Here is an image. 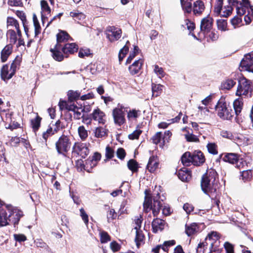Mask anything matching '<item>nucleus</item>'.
<instances>
[{"mask_svg":"<svg viewBox=\"0 0 253 253\" xmlns=\"http://www.w3.org/2000/svg\"><path fill=\"white\" fill-rule=\"evenodd\" d=\"M217 174L213 169H210L203 175L201 181L203 191L209 196L215 197L219 188Z\"/></svg>","mask_w":253,"mask_h":253,"instance_id":"1","label":"nucleus"},{"mask_svg":"<svg viewBox=\"0 0 253 253\" xmlns=\"http://www.w3.org/2000/svg\"><path fill=\"white\" fill-rule=\"evenodd\" d=\"M159 199V193L157 194L156 197L153 196V203H152L150 198L146 196L143 203L144 211L146 212H148L152 210L154 216H157L160 212V210L162 208L163 205H164L163 200L160 201Z\"/></svg>","mask_w":253,"mask_h":253,"instance_id":"2","label":"nucleus"},{"mask_svg":"<svg viewBox=\"0 0 253 253\" xmlns=\"http://www.w3.org/2000/svg\"><path fill=\"white\" fill-rule=\"evenodd\" d=\"M21 62V58L17 56L13 61L10 68L7 65L3 66L1 70V77L4 80H7L11 79L15 74L17 69L20 66Z\"/></svg>","mask_w":253,"mask_h":253,"instance_id":"3","label":"nucleus"},{"mask_svg":"<svg viewBox=\"0 0 253 253\" xmlns=\"http://www.w3.org/2000/svg\"><path fill=\"white\" fill-rule=\"evenodd\" d=\"M71 141L69 136L62 135L55 143V148L58 154L66 156L70 150Z\"/></svg>","mask_w":253,"mask_h":253,"instance_id":"4","label":"nucleus"},{"mask_svg":"<svg viewBox=\"0 0 253 253\" xmlns=\"http://www.w3.org/2000/svg\"><path fill=\"white\" fill-rule=\"evenodd\" d=\"M252 81L245 77H241L239 80L238 85L236 92L237 96L248 95L252 91Z\"/></svg>","mask_w":253,"mask_h":253,"instance_id":"5","label":"nucleus"},{"mask_svg":"<svg viewBox=\"0 0 253 253\" xmlns=\"http://www.w3.org/2000/svg\"><path fill=\"white\" fill-rule=\"evenodd\" d=\"M218 116L223 120H230L233 117V111L225 102L219 101L215 106Z\"/></svg>","mask_w":253,"mask_h":253,"instance_id":"6","label":"nucleus"},{"mask_svg":"<svg viewBox=\"0 0 253 253\" xmlns=\"http://www.w3.org/2000/svg\"><path fill=\"white\" fill-rule=\"evenodd\" d=\"M123 104L119 103L113 110V116L115 124L121 126L125 122V113L123 110L126 109Z\"/></svg>","mask_w":253,"mask_h":253,"instance_id":"7","label":"nucleus"},{"mask_svg":"<svg viewBox=\"0 0 253 253\" xmlns=\"http://www.w3.org/2000/svg\"><path fill=\"white\" fill-rule=\"evenodd\" d=\"M7 209L9 213L8 220L15 226L18 224L20 219L23 216V212L11 206H7Z\"/></svg>","mask_w":253,"mask_h":253,"instance_id":"8","label":"nucleus"},{"mask_svg":"<svg viewBox=\"0 0 253 253\" xmlns=\"http://www.w3.org/2000/svg\"><path fill=\"white\" fill-rule=\"evenodd\" d=\"M106 38L111 42L117 41L122 37V30L114 26H109L105 31Z\"/></svg>","mask_w":253,"mask_h":253,"instance_id":"9","label":"nucleus"},{"mask_svg":"<svg viewBox=\"0 0 253 253\" xmlns=\"http://www.w3.org/2000/svg\"><path fill=\"white\" fill-rule=\"evenodd\" d=\"M89 150L85 143L76 142L72 148V153L85 158L89 154Z\"/></svg>","mask_w":253,"mask_h":253,"instance_id":"10","label":"nucleus"},{"mask_svg":"<svg viewBox=\"0 0 253 253\" xmlns=\"http://www.w3.org/2000/svg\"><path fill=\"white\" fill-rule=\"evenodd\" d=\"M41 15L42 24L47 21L48 16H50L51 9L46 1L42 0L41 1Z\"/></svg>","mask_w":253,"mask_h":253,"instance_id":"11","label":"nucleus"},{"mask_svg":"<svg viewBox=\"0 0 253 253\" xmlns=\"http://www.w3.org/2000/svg\"><path fill=\"white\" fill-rule=\"evenodd\" d=\"M213 24V19L208 16L204 18L201 23V30L205 32H209L212 28Z\"/></svg>","mask_w":253,"mask_h":253,"instance_id":"12","label":"nucleus"},{"mask_svg":"<svg viewBox=\"0 0 253 253\" xmlns=\"http://www.w3.org/2000/svg\"><path fill=\"white\" fill-rule=\"evenodd\" d=\"M159 161L157 156H152L149 160L147 169L150 172H154L159 168Z\"/></svg>","mask_w":253,"mask_h":253,"instance_id":"13","label":"nucleus"},{"mask_svg":"<svg viewBox=\"0 0 253 253\" xmlns=\"http://www.w3.org/2000/svg\"><path fill=\"white\" fill-rule=\"evenodd\" d=\"M192 163L195 166H200L204 163L205 161L203 154L201 151H195L191 154Z\"/></svg>","mask_w":253,"mask_h":253,"instance_id":"14","label":"nucleus"},{"mask_svg":"<svg viewBox=\"0 0 253 253\" xmlns=\"http://www.w3.org/2000/svg\"><path fill=\"white\" fill-rule=\"evenodd\" d=\"M253 65V53L246 54L240 62V67L242 68L249 69Z\"/></svg>","mask_w":253,"mask_h":253,"instance_id":"15","label":"nucleus"},{"mask_svg":"<svg viewBox=\"0 0 253 253\" xmlns=\"http://www.w3.org/2000/svg\"><path fill=\"white\" fill-rule=\"evenodd\" d=\"M92 118L99 124H104L105 123V114L103 112L97 108L95 109L91 114Z\"/></svg>","mask_w":253,"mask_h":253,"instance_id":"16","label":"nucleus"},{"mask_svg":"<svg viewBox=\"0 0 253 253\" xmlns=\"http://www.w3.org/2000/svg\"><path fill=\"white\" fill-rule=\"evenodd\" d=\"M165 222L164 220L156 218L152 222L153 232L155 233L162 231L165 227Z\"/></svg>","mask_w":253,"mask_h":253,"instance_id":"17","label":"nucleus"},{"mask_svg":"<svg viewBox=\"0 0 253 253\" xmlns=\"http://www.w3.org/2000/svg\"><path fill=\"white\" fill-rule=\"evenodd\" d=\"M78 48V45L75 43H68L62 48V50L65 55H67L76 52Z\"/></svg>","mask_w":253,"mask_h":253,"instance_id":"18","label":"nucleus"},{"mask_svg":"<svg viewBox=\"0 0 253 253\" xmlns=\"http://www.w3.org/2000/svg\"><path fill=\"white\" fill-rule=\"evenodd\" d=\"M178 178L182 181H188L191 178L190 171L187 168H183L178 171Z\"/></svg>","mask_w":253,"mask_h":253,"instance_id":"19","label":"nucleus"},{"mask_svg":"<svg viewBox=\"0 0 253 253\" xmlns=\"http://www.w3.org/2000/svg\"><path fill=\"white\" fill-rule=\"evenodd\" d=\"M205 8L204 3L201 0H198L194 2L193 11L195 15H201Z\"/></svg>","mask_w":253,"mask_h":253,"instance_id":"20","label":"nucleus"},{"mask_svg":"<svg viewBox=\"0 0 253 253\" xmlns=\"http://www.w3.org/2000/svg\"><path fill=\"white\" fill-rule=\"evenodd\" d=\"M199 231V227L196 223H192L185 225V232L188 236L194 235Z\"/></svg>","mask_w":253,"mask_h":253,"instance_id":"21","label":"nucleus"},{"mask_svg":"<svg viewBox=\"0 0 253 253\" xmlns=\"http://www.w3.org/2000/svg\"><path fill=\"white\" fill-rule=\"evenodd\" d=\"M7 27L9 29L10 28H15L16 30L17 35L19 37H21V32L19 29V25L18 21L12 17H8L7 19Z\"/></svg>","mask_w":253,"mask_h":253,"instance_id":"22","label":"nucleus"},{"mask_svg":"<svg viewBox=\"0 0 253 253\" xmlns=\"http://www.w3.org/2000/svg\"><path fill=\"white\" fill-rule=\"evenodd\" d=\"M60 48L61 45L56 44L54 48H51L50 50L52 52L53 58L58 61H61L64 58L63 55L60 51Z\"/></svg>","mask_w":253,"mask_h":253,"instance_id":"23","label":"nucleus"},{"mask_svg":"<svg viewBox=\"0 0 253 253\" xmlns=\"http://www.w3.org/2000/svg\"><path fill=\"white\" fill-rule=\"evenodd\" d=\"M143 64L142 60L139 59L135 61L129 67V71L132 75L137 74L140 71Z\"/></svg>","mask_w":253,"mask_h":253,"instance_id":"24","label":"nucleus"},{"mask_svg":"<svg viewBox=\"0 0 253 253\" xmlns=\"http://www.w3.org/2000/svg\"><path fill=\"white\" fill-rule=\"evenodd\" d=\"M12 45L9 44L6 45L1 52V59L2 62H5L12 52Z\"/></svg>","mask_w":253,"mask_h":253,"instance_id":"25","label":"nucleus"},{"mask_svg":"<svg viewBox=\"0 0 253 253\" xmlns=\"http://www.w3.org/2000/svg\"><path fill=\"white\" fill-rule=\"evenodd\" d=\"M236 84V82L232 79H226L223 80L220 85L221 89L229 90L232 88Z\"/></svg>","mask_w":253,"mask_h":253,"instance_id":"26","label":"nucleus"},{"mask_svg":"<svg viewBox=\"0 0 253 253\" xmlns=\"http://www.w3.org/2000/svg\"><path fill=\"white\" fill-rule=\"evenodd\" d=\"M239 156L235 153H227L223 157V159L225 162L230 164H235L238 161Z\"/></svg>","mask_w":253,"mask_h":253,"instance_id":"27","label":"nucleus"},{"mask_svg":"<svg viewBox=\"0 0 253 253\" xmlns=\"http://www.w3.org/2000/svg\"><path fill=\"white\" fill-rule=\"evenodd\" d=\"M41 120L42 118L38 115H37L35 118L31 120V125L35 134H36L41 126Z\"/></svg>","mask_w":253,"mask_h":253,"instance_id":"28","label":"nucleus"},{"mask_svg":"<svg viewBox=\"0 0 253 253\" xmlns=\"http://www.w3.org/2000/svg\"><path fill=\"white\" fill-rule=\"evenodd\" d=\"M181 160L184 166L187 167L190 166L192 161L191 154L189 152H185L182 156Z\"/></svg>","mask_w":253,"mask_h":253,"instance_id":"29","label":"nucleus"},{"mask_svg":"<svg viewBox=\"0 0 253 253\" xmlns=\"http://www.w3.org/2000/svg\"><path fill=\"white\" fill-rule=\"evenodd\" d=\"M101 155L98 153L95 152L91 160H87L86 162V165H89L91 168L95 167L97 165V162L101 159Z\"/></svg>","mask_w":253,"mask_h":253,"instance_id":"30","label":"nucleus"},{"mask_svg":"<svg viewBox=\"0 0 253 253\" xmlns=\"http://www.w3.org/2000/svg\"><path fill=\"white\" fill-rule=\"evenodd\" d=\"M78 133L80 139L84 141L88 137V131L84 126H81L78 128Z\"/></svg>","mask_w":253,"mask_h":253,"instance_id":"31","label":"nucleus"},{"mask_svg":"<svg viewBox=\"0 0 253 253\" xmlns=\"http://www.w3.org/2000/svg\"><path fill=\"white\" fill-rule=\"evenodd\" d=\"M69 37V35L66 32L60 31L57 34V44L60 45V43L67 41Z\"/></svg>","mask_w":253,"mask_h":253,"instance_id":"32","label":"nucleus"},{"mask_svg":"<svg viewBox=\"0 0 253 253\" xmlns=\"http://www.w3.org/2000/svg\"><path fill=\"white\" fill-rule=\"evenodd\" d=\"M243 103L241 99H237L233 102L234 111L237 115H238L241 112L243 108Z\"/></svg>","mask_w":253,"mask_h":253,"instance_id":"33","label":"nucleus"},{"mask_svg":"<svg viewBox=\"0 0 253 253\" xmlns=\"http://www.w3.org/2000/svg\"><path fill=\"white\" fill-rule=\"evenodd\" d=\"M136 236L135 238V241L136 246L139 248L141 243H143L144 239V235H143L142 230L140 229L135 230Z\"/></svg>","mask_w":253,"mask_h":253,"instance_id":"34","label":"nucleus"},{"mask_svg":"<svg viewBox=\"0 0 253 253\" xmlns=\"http://www.w3.org/2000/svg\"><path fill=\"white\" fill-rule=\"evenodd\" d=\"M7 38L9 40L10 44H15L17 40V36L15 32L12 29H9L7 32Z\"/></svg>","mask_w":253,"mask_h":253,"instance_id":"35","label":"nucleus"},{"mask_svg":"<svg viewBox=\"0 0 253 253\" xmlns=\"http://www.w3.org/2000/svg\"><path fill=\"white\" fill-rule=\"evenodd\" d=\"M70 16L72 17L75 21L83 20L85 18V15L78 10L71 11L70 13Z\"/></svg>","mask_w":253,"mask_h":253,"instance_id":"36","label":"nucleus"},{"mask_svg":"<svg viewBox=\"0 0 253 253\" xmlns=\"http://www.w3.org/2000/svg\"><path fill=\"white\" fill-rule=\"evenodd\" d=\"M73 103H71L69 100L68 102L60 100L59 102V106L61 110H67L70 111L72 108H74Z\"/></svg>","mask_w":253,"mask_h":253,"instance_id":"37","label":"nucleus"},{"mask_svg":"<svg viewBox=\"0 0 253 253\" xmlns=\"http://www.w3.org/2000/svg\"><path fill=\"white\" fill-rule=\"evenodd\" d=\"M7 214L5 211L3 210L0 211V226H4L8 224L9 221Z\"/></svg>","mask_w":253,"mask_h":253,"instance_id":"38","label":"nucleus"},{"mask_svg":"<svg viewBox=\"0 0 253 253\" xmlns=\"http://www.w3.org/2000/svg\"><path fill=\"white\" fill-rule=\"evenodd\" d=\"M94 136L97 138H101L107 135V130L103 127H97L94 130Z\"/></svg>","mask_w":253,"mask_h":253,"instance_id":"39","label":"nucleus"},{"mask_svg":"<svg viewBox=\"0 0 253 253\" xmlns=\"http://www.w3.org/2000/svg\"><path fill=\"white\" fill-rule=\"evenodd\" d=\"M74 108H72L70 111H73L74 112V118L76 119H80L82 118L83 115L82 113L83 112L84 109L81 107H78L76 106L74 104H73Z\"/></svg>","mask_w":253,"mask_h":253,"instance_id":"40","label":"nucleus"},{"mask_svg":"<svg viewBox=\"0 0 253 253\" xmlns=\"http://www.w3.org/2000/svg\"><path fill=\"white\" fill-rule=\"evenodd\" d=\"M80 92L78 91L69 90L68 92V100L71 102L78 99L80 96Z\"/></svg>","mask_w":253,"mask_h":253,"instance_id":"41","label":"nucleus"},{"mask_svg":"<svg viewBox=\"0 0 253 253\" xmlns=\"http://www.w3.org/2000/svg\"><path fill=\"white\" fill-rule=\"evenodd\" d=\"M129 43V41H127L126 45L120 50L119 53V59L120 62H121L123 60L126 55L127 54L129 49V47L127 44Z\"/></svg>","mask_w":253,"mask_h":253,"instance_id":"42","label":"nucleus"},{"mask_svg":"<svg viewBox=\"0 0 253 253\" xmlns=\"http://www.w3.org/2000/svg\"><path fill=\"white\" fill-rule=\"evenodd\" d=\"M163 86L160 84H153L152 86V96L157 97L160 95L162 91Z\"/></svg>","mask_w":253,"mask_h":253,"instance_id":"43","label":"nucleus"},{"mask_svg":"<svg viewBox=\"0 0 253 253\" xmlns=\"http://www.w3.org/2000/svg\"><path fill=\"white\" fill-rule=\"evenodd\" d=\"M223 0H216L214 6V13L216 15H218L221 12L222 9Z\"/></svg>","mask_w":253,"mask_h":253,"instance_id":"44","label":"nucleus"},{"mask_svg":"<svg viewBox=\"0 0 253 253\" xmlns=\"http://www.w3.org/2000/svg\"><path fill=\"white\" fill-rule=\"evenodd\" d=\"M162 133L161 132H157L152 138L153 143L157 144H160V146L163 147L164 145H162Z\"/></svg>","mask_w":253,"mask_h":253,"instance_id":"45","label":"nucleus"},{"mask_svg":"<svg viewBox=\"0 0 253 253\" xmlns=\"http://www.w3.org/2000/svg\"><path fill=\"white\" fill-rule=\"evenodd\" d=\"M242 179L244 181H250L253 177L252 171L251 170H243L241 174Z\"/></svg>","mask_w":253,"mask_h":253,"instance_id":"46","label":"nucleus"},{"mask_svg":"<svg viewBox=\"0 0 253 253\" xmlns=\"http://www.w3.org/2000/svg\"><path fill=\"white\" fill-rule=\"evenodd\" d=\"M181 7L185 12L190 13L192 11V4L191 2L185 1V0H180Z\"/></svg>","mask_w":253,"mask_h":253,"instance_id":"47","label":"nucleus"},{"mask_svg":"<svg viewBox=\"0 0 253 253\" xmlns=\"http://www.w3.org/2000/svg\"><path fill=\"white\" fill-rule=\"evenodd\" d=\"M33 20L35 27V37H37L41 33V28L37 16L35 14H33Z\"/></svg>","mask_w":253,"mask_h":253,"instance_id":"48","label":"nucleus"},{"mask_svg":"<svg viewBox=\"0 0 253 253\" xmlns=\"http://www.w3.org/2000/svg\"><path fill=\"white\" fill-rule=\"evenodd\" d=\"M208 152L212 155L218 153L217 146L215 143H209L207 145Z\"/></svg>","mask_w":253,"mask_h":253,"instance_id":"49","label":"nucleus"},{"mask_svg":"<svg viewBox=\"0 0 253 253\" xmlns=\"http://www.w3.org/2000/svg\"><path fill=\"white\" fill-rule=\"evenodd\" d=\"M247 8L248 9V13L245 14L244 20L247 24H249L251 22L253 18V6H250V7Z\"/></svg>","mask_w":253,"mask_h":253,"instance_id":"50","label":"nucleus"},{"mask_svg":"<svg viewBox=\"0 0 253 253\" xmlns=\"http://www.w3.org/2000/svg\"><path fill=\"white\" fill-rule=\"evenodd\" d=\"M115 152L113 149L108 145L105 148V157L106 159L104 161H106L107 160L112 159L114 156Z\"/></svg>","mask_w":253,"mask_h":253,"instance_id":"51","label":"nucleus"},{"mask_svg":"<svg viewBox=\"0 0 253 253\" xmlns=\"http://www.w3.org/2000/svg\"><path fill=\"white\" fill-rule=\"evenodd\" d=\"M140 113V111L135 109L129 110L127 113V117L129 120L136 119L139 117Z\"/></svg>","mask_w":253,"mask_h":253,"instance_id":"52","label":"nucleus"},{"mask_svg":"<svg viewBox=\"0 0 253 253\" xmlns=\"http://www.w3.org/2000/svg\"><path fill=\"white\" fill-rule=\"evenodd\" d=\"M217 26L218 30L222 31L227 30V23L226 20L218 19L216 21Z\"/></svg>","mask_w":253,"mask_h":253,"instance_id":"53","label":"nucleus"},{"mask_svg":"<svg viewBox=\"0 0 253 253\" xmlns=\"http://www.w3.org/2000/svg\"><path fill=\"white\" fill-rule=\"evenodd\" d=\"M232 6L231 5H228L224 7L223 11L222 13L221 12L220 14L222 17H227L232 13Z\"/></svg>","mask_w":253,"mask_h":253,"instance_id":"54","label":"nucleus"},{"mask_svg":"<svg viewBox=\"0 0 253 253\" xmlns=\"http://www.w3.org/2000/svg\"><path fill=\"white\" fill-rule=\"evenodd\" d=\"M142 132V131L140 128H137L131 133L129 134L128 137L130 140L138 139Z\"/></svg>","mask_w":253,"mask_h":253,"instance_id":"55","label":"nucleus"},{"mask_svg":"<svg viewBox=\"0 0 253 253\" xmlns=\"http://www.w3.org/2000/svg\"><path fill=\"white\" fill-rule=\"evenodd\" d=\"M175 244V241L173 240L165 241L162 245V250L166 252H168L169 248Z\"/></svg>","mask_w":253,"mask_h":253,"instance_id":"56","label":"nucleus"},{"mask_svg":"<svg viewBox=\"0 0 253 253\" xmlns=\"http://www.w3.org/2000/svg\"><path fill=\"white\" fill-rule=\"evenodd\" d=\"M139 51V48L137 46H134L133 51L131 52L128 57L126 63L129 64L134 58L136 54H138Z\"/></svg>","mask_w":253,"mask_h":253,"instance_id":"57","label":"nucleus"},{"mask_svg":"<svg viewBox=\"0 0 253 253\" xmlns=\"http://www.w3.org/2000/svg\"><path fill=\"white\" fill-rule=\"evenodd\" d=\"M127 167L128 169L131 170L132 172L135 171L137 170L138 169V165L137 162L133 160H130L127 162Z\"/></svg>","mask_w":253,"mask_h":253,"instance_id":"58","label":"nucleus"},{"mask_svg":"<svg viewBox=\"0 0 253 253\" xmlns=\"http://www.w3.org/2000/svg\"><path fill=\"white\" fill-rule=\"evenodd\" d=\"M100 242L101 243H106L111 240L109 235L105 231H102L100 233Z\"/></svg>","mask_w":253,"mask_h":253,"instance_id":"59","label":"nucleus"},{"mask_svg":"<svg viewBox=\"0 0 253 253\" xmlns=\"http://www.w3.org/2000/svg\"><path fill=\"white\" fill-rule=\"evenodd\" d=\"M171 135L172 133L169 130H167L164 132V134H162V145H165L166 143L169 142Z\"/></svg>","mask_w":253,"mask_h":253,"instance_id":"60","label":"nucleus"},{"mask_svg":"<svg viewBox=\"0 0 253 253\" xmlns=\"http://www.w3.org/2000/svg\"><path fill=\"white\" fill-rule=\"evenodd\" d=\"M142 220V217L141 215L135 217L134 219V223L135 224V226L134 227L135 230L140 229Z\"/></svg>","mask_w":253,"mask_h":253,"instance_id":"61","label":"nucleus"},{"mask_svg":"<svg viewBox=\"0 0 253 253\" xmlns=\"http://www.w3.org/2000/svg\"><path fill=\"white\" fill-rule=\"evenodd\" d=\"M219 238L218 233L215 231H212L209 233L206 237V240H209L214 241L218 240Z\"/></svg>","mask_w":253,"mask_h":253,"instance_id":"62","label":"nucleus"},{"mask_svg":"<svg viewBox=\"0 0 253 253\" xmlns=\"http://www.w3.org/2000/svg\"><path fill=\"white\" fill-rule=\"evenodd\" d=\"M80 216L85 224L87 226L88 223V216L83 208L80 210Z\"/></svg>","mask_w":253,"mask_h":253,"instance_id":"63","label":"nucleus"},{"mask_svg":"<svg viewBox=\"0 0 253 253\" xmlns=\"http://www.w3.org/2000/svg\"><path fill=\"white\" fill-rule=\"evenodd\" d=\"M90 54V51L88 48L83 49L81 48L80 49L79 52V56L80 58H84L85 57H88Z\"/></svg>","mask_w":253,"mask_h":253,"instance_id":"64","label":"nucleus"}]
</instances>
